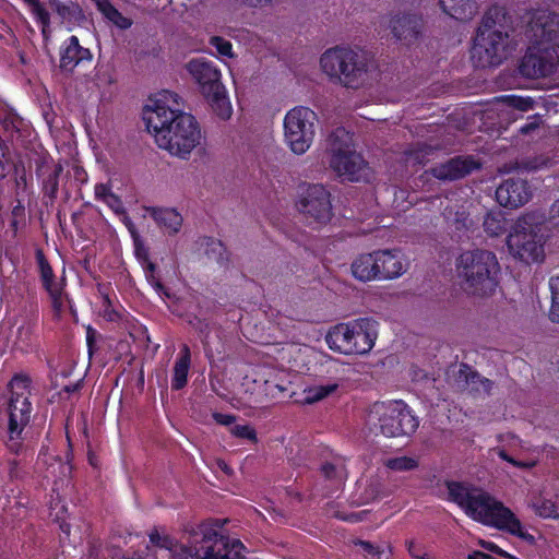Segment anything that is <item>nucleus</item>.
I'll use <instances>...</instances> for the list:
<instances>
[{"label": "nucleus", "mask_w": 559, "mask_h": 559, "mask_svg": "<svg viewBox=\"0 0 559 559\" xmlns=\"http://www.w3.org/2000/svg\"><path fill=\"white\" fill-rule=\"evenodd\" d=\"M176 97L177 95L165 93L162 98L153 102L152 106H146L143 119L160 148L168 151L171 155L186 158L200 145L202 133L192 115L167 105L170 98L177 104Z\"/></svg>", "instance_id": "nucleus-1"}, {"label": "nucleus", "mask_w": 559, "mask_h": 559, "mask_svg": "<svg viewBox=\"0 0 559 559\" xmlns=\"http://www.w3.org/2000/svg\"><path fill=\"white\" fill-rule=\"evenodd\" d=\"M450 500L459 504L466 515L485 525L506 530L525 538L520 521L501 502L483 489L461 483H448Z\"/></svg>", "instance_id": "nucleus-2"}, {"label": "nucleus", "mask_w": 559, "mask_h": 559, "mask_svg": "<svg viewBox=\"0 0 559 559\" xmlns=\"http://www.w3.org/2000/svg\"><path fill=\"white\" fill-rule=\"evenodd\" d=\"M512 17L504 7L492 5L483 16L471 51L478 68L497 67L508 57Z\"/></svg>", "instance_id": "nucleus-3"}, {"label": "nucleus", "mask_w": 559, "mask_h": 559, "mask_svg": "<svg viewBox=\"0 0 559 559\" xmlns=\"http://www.w3.org/2000/svg\"><path fill=\"white\" fill-rule=\"evenodd\" d=\"M461 289L471 297L488 298L499 284L500 265L496 254L485 249L462 252L455 261Z\"/></svg>", "instance_id": "nucleus-4"}, {"label": "nucleus", "mask_w": 559, "mask_h": 559, "mask_svg": "<svg viewBox=\"0 0 559 559\" xmlns=\"http://www.w3.org/2000/svg\"><path fill=\"white\" fill-rule=\"evenodd\" d=\"M320 66L326 75L349 88H358L370 80V60L364 51L331 48L321 56Z\"/></svg>", "instance_id": "nucleus-5"}, {"label": "nucleus", "mask_w": 559, "mask_h": 559, "mask_svg": "<svg viewBox=\"0 0 559 559\" xmlns=\"http://www.w3.org/2000/svg\"><path fill=\"white\" fill-rule=\"evenodd\" d=\"M366 425L370 432L391 438L414 433L418 420L402 401L377 402L367 414Z\"/></svg>", "instance_id": "nucleus-6"}, {"label": "nucleus", "mask_w": 559, "mask_h": 559, "mask_svg": "<svg viewBox=\"0 0 559 559\" xmlns=\"http://www.w3.org/2000/svg\"><path fill=\"white\" fill-rule=\"evenodd\" d=\"M378 336L377 322L361 318L331 329L325 337L332 350L345 355H364L371 350Z\"/></svg>", "instance_id": "nucleus-7"}, {"label": "nucleus", "mask_w": 559, "mask_h": 559, "mask_svg": "<svg viewBox=\"0 0 559 559\" xmlns=\"http://www.w3.org/2000/svg\"><path fill=\"white\" fill-rule=\"evenodd\" d=\"M330 166L343 180L360 181L369 177V168L361 155L352 148V136L343 128H337L326 140Z\"/></svg>", "instance_id": "nucleus-8"}, {"label": "nucleus", "mask_w": 559, "mask_h": 559, "mask_svg": "<svg viewBox=\"0 0 559 559\" xmlns=\"http://www.w3.org/2000/svg\"><path fill=\"white\" fill-rule=\"evenodd\" d=\"M538 217L527 213L519 217L512 225L507 238L510 253L526 263L538 262L544 258V239L540 235Z\"/></svg>", "instance_id": "nucleus-9"}, {"label": "nucleus", "mask_w": 559, "mask_h": 559, "mask_svg": "<svg viewBox=\"0 0 559 559\" xmlns=\"http://www.w3.org/2000/svg\"><path fill=\"white\" fill-rule=\"evenodd\" d=\"M227 520H215L204 523L200 526L202 540L200 547L186 549L187 558L192 559H245L242 551L243 544L236 538L225 536L218 533L217 528L222 527Z\"/></svg>", "instance_id": "nucleus-10"}, {"label": "nucleus", "mask_w": 559, "mask_h": 559, "mask_svg": "<svg viewBox=\"0 0 559 559\" xmlns=\"http://www.w3.org/2000/svg\"><path fill=\"white\" fill-rule=\"evenodd\" d=\"M317 114L308 107L296 106L284 118V141L294 154H305L316 134Z\"/></svg>", "instance_id": "nucleus-11"}, {"label": "nucleus", "mask_w": 559, "mask_h": 559, "mask_svg": "<svg viewBox=\"0 0 559 559\" xmlns=\"http://www.w3.org/2000/svg\"><path fill=\"white\" fill-rule=\"evenodd\" d=\"M28 379L25 377H14L11 381L12 390H26ZM9 414V441L7 443L11 452L17 453L21 443L20 436L24 427L29 423L31 403L24 392L13 391L8 405Z\"/></svg>", "instance_id": "nucleus-12"}, {"label": "nucleus", "mask_w": 559, "mask_h": 559, "mask_svg": "<svg viewBox=\"0 0 559 559\" xmlns=\"http://www.w3.org/2000/svg\"><path fill=\"white\" fill-rule=\"evenodd\" d=\"M296 207L309 225H325L333 216L331 194L322 185H308L302 188Z\"/></svg>", "instance_id": "nucleus-13"}, {"label": "nucleus", "mask_w": 559, "mask_h": 559, "mask_svg": "<svg viewBox=\"0 0 559 559\" xmlns=\"http://www.w3.org/2000/svg\"><path fill=\"white\" fill-rule=\"evenodd\" d=\"M559 68V44L542 46L530 44L521 58L518 70L526 79H542L554 74Z\"/></svg>", "instance_id": "nucleus-14"}, {"label": "nucleus", "mask_w": 559, "mask_h": 559, "mask_svg": "<svg viewBox=\"0 0 559 559\" xmlns=\"http://www.w3.org/2000/svg\"><path fill=\"white\" fill-rule=\"evenodd\" d=\"M525 35L530 44L559 45V14L548 9L532 12Z\"/></svg>", "instance_id": "nucleus-15"}, {"label": "nucleus", "mask_w": 559, "mask_h": 559, "mask_svg": "<svg viewBox=\"0 0 559 559\" xmlns=\"http://www.w3.org/2000/svg\"><path fill=\"white\" fill-rule=\"evenodd\" d=\"M388 27L396 40L405 46H412L420 39L424 22L416 14L397 13L390 17Z\"/></svg>", "instance_id": "nucleus-16"}, {"label": "nucleus", "mask_w": 559, "mask_h": 559, "mask_svg": "<svg viewBox=\"0 0 559 559\" xmlns=\"http://www.w3.org/2000/svg\"><path fill=\"white\" fill-rule=\"evenodd\" d=\"M480 168V163L472 156H456L445 163L438 164L427 170L428 174L442 181H454L466 177Z\"/></svg>", "instance_id": "nucleus-17"}, {"label": "nucleus", "mask_w": 559, "mask_h": 559, "mask_svg": "<svg viewBox=\"0 0 559 559\" xmlns=\"http://www.w3.org/2000/svg\"><path fill=\"white\" fill-rule=\"evenodd\" d=\"M496 198L500 205L518 209L531 200L532 190L526 180L509 178L497 188Z\"/></svg>", "instance_id": "nucleus-18"}, {"label": "nucleus", "mask_w": 559, "mask_h": 559, "mask_svg": "<svg viewBox=\"0 0 559 559\" xmlns=\"http://www.w3.org/2000/svg\"><path fill=\"white\" fill-rule=\"evenodd\" d=\"M452 379L457 390L479 395H489L493 388L491 380L481 377L467 364H461L457 370H453Z\"/></svg>", "instance_id": "nucleus-19"}, {"label": "nucleus", "mask_w": 559, "mask_h": 559, "mask_svg": "<svg viewBox=\"0 0 559 559\" xmlns=\"http://www.w3.org/2000/svg\"><path fill=\"white\" fill-rule=\"evenodd\" d=\"M187 69L199 84L203 95L217 91V88L219 90L223 86L221 72L212 62L203 59H193L187 64Z\"/></svg>", "instance_id": "nucleus-20"}, {"label": "nucleus", "mask_w": 559, "mask_h": 559, "mask_svg": "<svg viewBox=\"0 0 559 559\" xmlns=\"http://www.w3.org/2000/svg\"><path fill=\"white\" fill-rule=\"evenodd\" d=\"M36 260L40 271L43 284L50 295L52 307L57 313L64 309L66 301L62 295V287L53 278L52 269L49 265L41 249L36 250Z\"/></svg>", "instance_id": "nucleus-21"}, {"label": "nucleus", "mask_w": 559, "mask_h": 559, "mask_svg": "<svg viewBox=\"0 0 559 559\" xmlns=\"http://www.w3.org/2000/svg\"><path fill=\"white\" fill-rule=\"evenodd\" d=\"M379 281L394 280L406 271L402 257L395 250H377Z\"/></svg>", "instance_id": "nucleus-22"}, {"label": "nucleus", "mask_w": 559, "mask_h": 559, "mask_svg": "<svg viewBox=\"0 0 559 559\" xmlns=\"http://www.w3.org/2000/svg\"><path fill=\"white\" fill-rule=\"evenodd\" d=\"M91 59V51L80 45L76 36H71L61 51L59 67L63 72L71 73L80 62Z\"/></svg>", "instance_id": "nucleus-23"}, {"label": "nucleus", "mask_w": 559, "mask_h": 559, "mask_svg": "<svg viewBox=\"0 0 559 559\" xmlns=\"http://www.w3.org/2000/svg\"><path fill=\"white\" fill-rule=\"evenodd\" d=\"M378 267L377 251L360 254L350 265L353 276L364 283L379 281Z\"/></svg>", "instance_id": "nucleus-24"}, {"label": "nucleus", "mask_w": 559, "mask_h": 559, "mask_svg": "<svg viewBox=\"0 0 559 559\" xmlns=\"http://www.w3.org/2000/svg\"><path fill=\"white\" fill-rule=\"evenodd\" d=\"M147 212L169 235L177 234L182 226L183 218L175 209L150 207Z\"/></svg>", "instance_id": "nucleus-25"}, {"label": "nucleus", "mask_w": 559, "mask_h": 559, "mask_svg": "<svg viewBox=\"0 0 559 559\" xmlns=\"http://www.w3.org/2000/svg\"><path fill=\"white\" fill-rule=\"evenodd\" d=\"M204 97L206 98L212 110L218 118L223 120H227L230 118L233 114V108L227 97L224 85L221 86L219 90L217 88V91H212L209 94H205Z\"/></svg>", "instance_id": "nucleus-26"}, {"label": "nucleus", "mask_w": 559, "mask_h": 559, "mask_svg": "<svg viewBox=\"0 0 559 559\" xmlns=\"http://www.w3.org/2000/svg\"><path fill=\"white\" fill-rule=\"evenodd\" d=\"M442 10L456 20L471 19L476 10L473 0H439Z\"/></svg>", "instance_id": "nucleus-27"}, {"label": "nucleus", "mask_w": 559, "mask_h": 559, "mask_svg": "<svg viewBox=\"0 0 559 559\" xmlns=\"http://www.w3.org/2000/svg\"><path fill=\"white\" fill-rule=\"evenodd\" d=\"M200 246L204 248L209 259L222 265L228 262V254L222 241L211 237H203L200 240Z\"/></svg>", "instance_id": "nucleus-28"}, {"label": "nucleus", "mask_w": 559, "mask_h": 559, "mask_svg": "<svg viewBox=\"0 0 559 559\" xmlns=\"http://www.w3.org/2000/svg\"><path fill=\"white\" fill-rule=\"evenodd\" d=\"M63 173V167L60 163L56 164L51 171L47 174L43 181V190L44 194L48 197L51 201L56 199L58 188H59V179Z\"/></svg>", "instance_id": "nucleus-29"}, {"label": "nucleus", "mask_w": 559, "mask_h": 559, "mask_svg": "<svg viewBox=\"0 0 559 559\" xmlns=\"http://www.w3.org/2000/svg\"><path fill=\"white\" fill-rule=\"evenodd\" d=\"M483 226L489 236H499L507 228L506 218L500 212H489L484 218Z\"/></svg>", "instance_id": "nucleus-30"}, {"label": "nucleus", "mask_w": 559, "mask_h": 559, "mask_svg": "<svg viewBox=\"0 0 559 559\" xmlns=\"http://www.w3.org/2000/svg\"><path fill=\"white\" fill-rule=\"evenodd\" d=\"M337 389V384H326V385H316L311 386L305 391V403L313 404L317 403L330 394H332Z\"/></svg>", "instance_id": "nucleus-31"}, {"label": "nucleus", "mask_w": 559, "mask_h": 559, "mask_svg": "<svg viewBox=\"0 0 559 559\" xmlns=\"http://www.w3.org/2000/svg\"><path fill=\"white\" fill-rule=\"evenodd\" d=\"M98 7L102 12L108 17L111 22L118 25L121 28H127L131 25L130 20L124 17L115 7H112L107 0L98 1Z\"/></svg>", "instance_id": "nucleus-32"}, {"label": "nucleus", "mask_w": 559, "mask_h": 559, "mask_svg": "<svg viewBox=\"0 0 559 559\" xmlns=\"http://www.w3.org/2000/svg\"><path fill=\"white\" fill-rule=\"evenodd\" d=\"M501 102L506 103L509 107L520 111L533 110L536 102L532 97H523L516 95H508L501 97Z\"/></svg>", "instance_id": "nucleus-33"}, {"label": "nucleus", "mask_w": 559, "mask_h": 559, "mask_svg": "<svg viewBox=\"0 0 559 559\" xmlns=\"http://www.w3.org/2000/svg\"><path fill=\"white\" fill-rule=\"evenodd\" d=\"M189 365L190 364L187 362V358H180L175 364L173 379V388L175 390H180L187 384Z\"/></svg>", "instance_id": "nucleus-34"}, {"label": "nucleus", "mask_w": 559, "mask_h": 559, "mask_svg": "<svg viewBox=\"0 0 559 559\" xmlns=\"http://www.w3.org/2000/svg\"><path fill=\"white\" fill-rule=\"evenodd\" d=\"M385 466L397 472H406L417 468L418 461L409 456H399L385 461Z\"/></svg>", "instance_id": "nucleus-35"}, {"label": "nucleus", "mask_w": 559, "mask_h": 559, "mask_svg": "<svg viewBox=\"0 0 559 559\" xmlns=\"http://www.w3.org/2000/svg\"><path fill=\"white\" fill-rule=\"evenodd\" d=\"M532 507L536 514L542 518H557L556 504L548 499L537 498L532 502Z\"/></svg>", "instance_id": "nucleus-36"}, {"label": "nucleus", "mask_w": 559, "mask_h": 559, "mask_svg": "<svg viewBox=\"0 0 559 559\" xmlns=\"http://www.w3.org/2000/svg\"><path fill=\"white\" fill-rule=\"evenodd\" d=\"M49 5L57 11L62 19L71 20L72 16L81 13L80 8L73 3L63 4L59 0H49Z\"/></svg>", "instance_id": "nucleus-37"}, {"label": "nucleus", "mask_w": 559, "mask_h": 559, "mask_svg": "<svg viewBox=\"0 0 559 559\" xmlns=\"http://www.w3.org/2000/svg\"><path fill=\"white\" fill-rule=\"evenodd\" d=\"M552 302L549 317L554 322H559V276L550 280Z\"/></svg>", "instance_id": "nucleus-38"}, {"label": "nucleus", "mask_w": 559, "mask_h": 559, "mask_svg": "<svg viewBox=\"0 0 559 559\" xmlns=\"http://www.w3.org/2000/svg\"><path fill=\"white\" fill-rule=\"evenodd\" d=\"M542 126V119L538 115L528 118V122L520 128L522 135L533 136L538 133Z\"/></svg>", "instance_id": "nucleus-39"}, {"label": "nucleus", "mask_w": 559, "mask_h": 559, "mask_svg": "<svg viewBox=\"0 0 559 559\" xmlns=\"http://www.w3.org/2000/svg\"><path fill=\"white\" fill-rule=\"evenodd\" d=\"M32 7L33 13L37 16L38 21L43 24L44 28L49 24V13L44 9L38 0H24Z\"/></svg>", "instance_id": "nucleus-40"}, {"label": "nucleus", "mask_w": 559, "mask_h": 559, "mask_svg": "<svg viewBox=\"0 0 559 559\" xmlns=\"http://www.w3.org/2000/svg\"><path fill=\"white\" fill-rule=\"evenodd\" d=\"M210 43L216 48L219 55L231 57V44L228 40L218 36H214L211 38Z\"/></svg>", "instance_id": "nucleus-41"}, {"label": "nucleus", "mask_w": 559, "mask_h": 559, "mask_svg": "<svg viewBox=\"0 0 559 559\" xmlns=\"http://www.w3.org/2000/svg\"><path fill=\"white\" fill-rule=\"evenodd\" d=\"M230 431L238 438L255 440V431L248 425H236Z\"/></svg>", "instance_id": "nucleus-42"}, {"label": "nucleus", "mask_w": 559, "mask_h": 559, "mask_svg": "<svg viewBox=\"0 0 559 559\" xmlns=\"http://www.w3.org/2000/svg\"><path fill=\"white\" fill-rule=\"evenodd\" d=\"M548 222L552 229L559 233V198L555 200L548 210Z\"/></svg>", "instance_id": "nucleus-43"}, {"label": "nucleus", "mask_w": 559, "mask_h": 559, "mask_svg": "<svg viewBox=\"0 0 559 559\" xmlns=\"http://www.w3.org/2000/svg\"><path fill=\"white\" fill-rule=\"evenodd\" d=\"M408 552L416 559H430V556L425 551L423 545L415 543L414 540L406 542Z\"/></svg>", "instance_id": "nucleus-44"}, {"label": "nucleus", "mask_w": 559, "mask_h": 559, "mask_svg": "<svg viewBox=\"0 0 559 559\" xmlns=\"http://www.w3.org/2000/svg\"><path fill=\"white\" fill-rule=\"evenodd\" d=\"M150 540L154 545L159 546V547H164V548H170L171 545H173L171 540L167 536H164V537L160 536L159 533L156 530H154L150 534Z\"/></svg>", "instance_id": "nucleus-45"}, {"label": "nucleus", "mask_w": 559, "mask_h": 559, "mask_svg": "<svg viewBox=\"0 0 559 559\" xmlns=\"http://www.w3.org/2000/svg\"><path fill=\"white\" fill-rule=\"evenodd\" d=\"M105 203L116 213H124L122 201L115 193H112L111 195H107Z\"/></svg>", "instance_id": "nucleus-46"}, {"label": "nucleus", "mask_w": 559, "mask_h": 559, "mask_svg": "<svg viewBox=\"0 0 559 559\" xmlns=\"http://www.w3.org/2000/svg\"><path fill=\"white\" fill-rule=\"evenodd\" d=\"M356 545L361 546L362 549L365 550V552L368 556H371V557H378L379 558L383 554V549H380L379 547H377V546H374L371 543L366 542V540H358V542H356Z\"/></svg>", "instance_id": "nucleus-47"}, {"label": "nucleus", "mask_w": 559, "mask_h": 559, "mask_svg": "<svg viewBox=\"0 0 559 559\" xmlns=\"http://www.w3.org/2000/svg\"><path fill=\"white\" fill-rule=\"evenodd\" d=\"M154 272H155V265L153 263H148L147 267H146V278L152 284V286L158 293H160L164 290V286L162 285V283L158 280L155 278Z\"/></svg>", "instance_id": "nucleus-48"}, {"label": "nucleus", "mask_w": 559, "mask_h": 559, "mask_svg": "<svg viewBox=\"0 0 559 559\" xmlns=\"http://www.w3.org/2000/svg\"><path fill=\"white\" fill-rule=\"evenodd\" d=\"M13 168L16 169V166L3 153L2 158H0V177L5 178Z\"/></svg>", "instance_id": "nucleus-49"}, {"label": "nucleus", "mask_w": 559, "mask_h": 559, "mask_svg": "<svg viewBox=\"0 0 559 559\" xmlns=\"http://www.w3.org/2000/svg\"><path fill=\"white\" fill-rule=\"evenodd\" d=\"M214 420L224 426H229L235 421V416L228 414L213 413Z\"/></svg>", "instance_id": "nucleus-50"}, {"label": "nucleus", "mask_w": 559, "mask_h": 559, "mask_svg": "<svg viewBox=\"0 0 559 559\" xmlns=\"http://www.w3.org/2000/svg\"><path fill=\"white\" fill-rule=\"evenodd\" d=\"M111 194H112V192L106 185H104V183L96 185V187H95L96 199L105 202V200L107 199V195H111Z\"/></svg>", "instance_id": "nucleus-51"}, {"label": "nucleus", "mask_w": 559, "mask_h": 559, "mask_svg": "<svg viewBox=\"0 0 559 559\" xmlns=\"http://www.w3.org/2000/svg\"><path fill=\"white\" fill-rule=\"evenodd\" d=\"M498 455L502 460H504V461H507V462H509V463H511V464H513L515 466L522 467V468L532 466V464H526V463H521V462L515 461L514 459L509 456L508 453L506 452V450H503V449H499L498 450Z\"/></svg>", "instance_id": "nucleus-52"}, {"label": "nucleus", "mask_w": 559, "mask_h": 559, "mask_svg": "<svg viewBox=\"0 0 559 559\" xmlns=\"http://www.w3.org/2000/svg\"><path fill=\"white\" fill-rule=\"evenodd\" d=\"M480 546L489 551L496 552L500 556L508 557L507 552H504L502 549H500L497 545L490 542L480 540Z\"/></svg>", "instance_id": "nucleus-53"}, {"label": "nucleus", "mask_w": 559, "mask_h": 559, "mask_svg": "<svg viewBox=\"0 0 559 559\" xmlns=\"http://www.w3.org/2000/svg\"><path fill=\"white\" fill-rule=\"evenodd\" d=\"M321 471L323 475L329 479H332L336 475V467L331 463L323 464Z\"/></svg>", "instance_id": "nucleus-54"}, {"label": "nucleus", "mask_w": 559, "mask_h": 559, "mask_svg": "<svg viewBox=\"0 0 559 559\" xmlns=\"http://www.w3.org/2000/svg\"><path fill=\"white\" fill-rule=\"evenodd\" d=\"M467 559H495V558L491 557L490 555H487L481 551H473L472 554L468 555Z\"/></svg>", "instance_id": "nucleus-55"}, {"label": "nucleus", "mask_w": 559, "mask_h": 559, "mask_svg": "<svg viewBox=\"0 0 559 559\" xmlns=\"http://www.w3.org/2000/svg\"><path fill=\"white\" fill-rule=\"evenodd\" d=\"M31 330L29 326H21L17 330L19 338L24 343L27 340Z\"/></svg>", "instance_id": "nucleus-56"}, {"label": "nucleus", "mask_w": 559, "mask_h": 559, "mask_svg": "<svg viewBox=\"0 0 559 559\" xmlns=\"http://www.w3.org/2000/svg\"><path fill=\"white\" fill-rule=\"evenodd\" d=\"M217 465L226 475L233 474V469L227 465L226 462L219 460V461H217Z\"/></svg>", "instance_id": "nucleus-57"}, {"label": "nucleus", "mask_w": 559, "mask_h": 559, "mask_svg": "<svg viewBox=\"0 0 559 559\" xmlns=\"http://www.w3.org/2000/svg\"><path fill=\"white\" fill-rule=\"evenodd\" d=\"M543 164H545V162H543V160H542V162H539V163H536V162H527V163H525V164H524V167H525L526 169L532 170V169H537V168H538L539 166H542Z\"/></svg>", "instance_id": "nucleus-58"}, {"label": "nucleus", "mask_w": 559, "mask_h": 559, "mask_svg": "<svg viewBox=\"0 0 559 559\" xmlns=\"http://www.w3.org/2000/svg\"><path fill=\"white\" fill-rule=\"evenodd\" d=\"M335 516L337 518H341V515L337 513L335 514ZM343 520L345 521H350V522H357L359 521L360 516L358 514H350V515H347V516H342Z\"/></svg>", "instance_id": "nucleus-59"}, {"label": "nucleus", "mask_w": 559, "mask_h": 559, "mask_svg": "<svg viewBox=\"0 0 559 559\" xmlns=\"http://www.w3.org/2000/svg\"><path fill=\"white\" fill-rule=\"evenodd\" d=\"M412 157H414V162H415V163H424V160L421 159V156L419 155V153H418V152H413V151H411V152L408 153V158H407V160H408L409 158H412Z\"/></svg>", "instance_id": "nucleus-60"}, {"label": "nucleus", "mask_w": 559, "mask_h": 559, "mask_svg": "<svg viewBox=\"0 0 559 559\" xmlns=\"http://www.w3.org/2000/svg\"><path fill=\"white\" fill-rule=\"evenodd\" d=\"M250 7H259L262 5L263 2H266L267 0H243Z\"/></svg>", "instance_id": "nucleus-61"}, {"label": "nucleus", "mask_w": 559, "mask_h": 559, "mask_svg": "<svg viewBox=\"0 0 559 559\" xmlns=\"http://www.w3.org/2000/svg\"><path fill=\"white\" fill-rule=\"evenodd\" d=\"M79 388H80V383H75V384H73V385H67V386H64V391H66L67 393H72V392L78 391V390H79Z\"/></svg>", "instance_id": "nucleus-62"}, {"label": "nucleus", "mask_w": 559, "mask_h": 559, "mask_svg": "<svg viewBox=\"0 0 559 559\" xmlns=\"http://www.w3.org/2000/svg\"><path fill=\"white\" fill-rule=\"evenodd\" d=\"M183 355L181 358H187V362L190 364V349L187 345H183L182 348Z\"/></svg>", "instance_id": "nucleus-63"}, {"label": "nucleus", "mask_w": 559, "mask_h": 559, "mask_svg": "<svg viewBox=\"0 0 559 559\" xmlns=\"http://www.w3.org/2000/svg\"><path fill=\"white\" fill-rule=\"evenodd\" d=\"M16 466H17V462L16 461L10 462V474H11V476H15L16 475Z\"/></svg>", "instance_id": "nucleus-64"}]
</instances>
